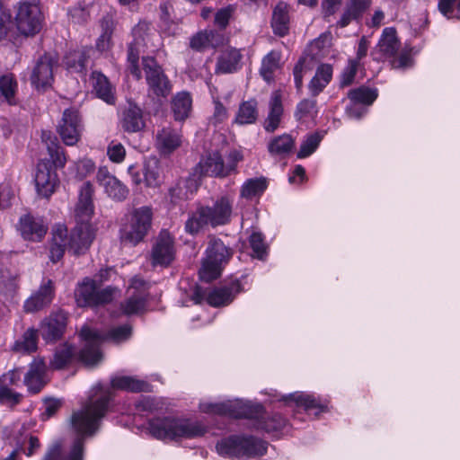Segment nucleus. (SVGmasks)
<instances>
[{"instance_id": "3c124183", "label": "nucleus", "mask_w": 460, "mask_h": 460, "mask_svg": "<svg viewBox=\"0 0 460 460\" xmlns=\"http://www.w3.org/2000/svg\"><path fill=\"white\" fill-rule=\"evenodd\" d=\"M87 58V50L78 49L67 54L64 62L68 69L82 73L86 67Z\"/></svg>"}, {"instance_id": "37998d69", "label": "nucleus", "mask_w": 460, "mask_h": 460, "mask_svg": "<svg viewBox=\"0 0 460 460\" xmlns=\"http://www.w3.org/2000/svg\"><path fill=\"white\" fill-rule=\"evenodd\" d=\"M38 348V330L29 328L20 339L16 340L13 349L20 353H32Z\"/></svg>"}, {"instance_id": "f03ea898", "label": "nucleus", "mask_w": 460, "mask_h": 460, "mask_svg": "<svg viewBox=\"0 0 460 460\" xmlns=\"http://www.w3.org/2000/svg\"><path fill=\"white\" fill-rule=\"evenodd\" d=\"M93 184L85 181L80 188L75 209L77 225L69 237L67 228L64 225L58 224L53 227L49 256L53 262L63 257L67 247L73 250L74 253L80 254L87 250L93 242L94 234L89 224L93 214Z\"/></svg>"}, {"instance_id": "f257e3e1", "label": "nucleus", "mask_w": 460, "mask_h": 460, "mask_svg": "<svg viewBox=\"0 0 460 460\" xmlns=\"http://www.w3.org/2000/svg\"><path fill=\"white\" fill-rule=\"evenodd\" d=\"M112 397L111 388L101 385L94 386L89 400L71 417L72 427L79 436L74 440L70 449L65 453L62 442L57 440L48 447L41 460H84V437L92 436L99 429L100 421L105 416Z\"/></svg>"}, {"instance_id": "864d4df0", "label": "nucleus", "mask_w": 460, "mask_h": 460, "mask_svg": "<svg viewBox=\"0 0 460 460\" xmlns=\"http://www.w3.org/2000/svg\"><path fill=\"white\" fill-rule=\"evenodd\" d=\"M75 354V349L73 346L65 343L60 345L54 354V358L51 361V366L54 368L60 369L68 364Z\"/></svg>"}, {"instance_id": "9d476101", "label": "nucleus", "mask_w": 460, "mask_h": 460, "mask_svg": "<svg viewBox=\"0 0 460 460\" xmlns=\"http://www.w3.org/2000/svg\"><path fill=\"white\" fill-rule=\"evenodd\" d=\"M149 289L150 284L148 282L137 276L134 277L128 288V296L120 304V314L130 316L144 313Z\"/></svg>"}, {"instance_id": "f8f14e48", "label": "nucleus", "mask_w": 460, "mask_h": 460, "mask_svg": "<svg viewBox=\"0 0 460 460\" xmlns=\"http://www.w3.org/2000/svg\"><path fill=\"white\" fill-rule=\"evenodd\" d=\"M199 410L205 413L227 415L233 418H252L253 413L251 404L239 399L220 402H203L199 403Z\"/></svg>"}, {"instance_id": "6e6d98bb", "label": "nucleus", "mask_w": 460, "mask_h": 460, "mask_svg": "<svg viewBox=\"0 0 460 460\" xmlns=\"http://www.w3.org/2000/svg\"><path fill=\"white\" fill-rule=\"evenodd\" d=\"M145 181L149 187H156L160 183V167L156 159H152L145 164Z\"/></svg>"}, {"instance_id": "4c0bfd02", "label": "nucleus", "mask_w": 460, "mask_h": 460, "mask_svg": "<svg viewBox=\"0 0 460 460\" xmlns=\"http://www.w3.org/2000/svg\"><path fill=\"white\" fill-rule=\"evenodd\" d=\"M258 117V102L256 99L252 98L240 103L234 122L238 125L253 124Z\"/></svg>"}, {"instance_id": "2f4dec72", "label": "nucleus", "mask_w": 460, "mask_h": 460, "mask_svg": "<svg viewBox=\"0 0 460 460\" xmlns=\"http://www.w3.org/2000/svg\"><path fill=\"white\" fill-rule=\"evenodd\" d=\"M201 175L224 176L225 166L221 155L217 152L208 155L202 158L197 166Z\"/></svg>"}, {"instance_id": "9b49d317", "label": "nucleus", "mask_w": 460, "mask_h": 460, "mask_svg": "<svg viewBox=\"0 0 460 460\" xmlns=\"http://www.w3.org/2000/svg\"><path fill=\"white\" fill-rule=\"evenodd\" d=\"M14 20L21 34L33 36L40 31L43 17L39 4L25 2L19 4Z\"/></svg>"}, {"instance_id": "bf43d9fd", "label": "nucleus", "mask_w": 460, "mask_h": 460, "mask_svg": "<svg viewBox=\"0 0 460 460\" xmlns=\"http://www.w3.org/2000/svg\"><path fill=\"white\" fill-rule=\"evenodd\" d=\"M439 11L448 19L460 18V0H440Z\"/></svg>"}, {"instance_id": "5701e85b", "label": "nucleus", "mask_w": 460, "mask_h": 460, "mask_svg": "<svg viewBox=\"0 0 460 460\" xmlns=\"http://www.w3.org/2000/svg\"><path fill=\"white\" fill-rule=\"evenodd\" d=\"M119 123L123 130L128 133L141 131L145 128L142 110L129 102L120 113Z\"/></svg>"}, {"instance_id": "a878e982", "label": "nucleus", "mask_w": 460, "mask_h": 460, "mask_svg": "<svg viewBox=\"0 0 460 460\" xmlns=\"http://www.w3.org/2000/svg\"><path fill=\"white\" fill-rule=\"evenodd\" d=\"M241 292V284L238 280L233 281L229 286L214 288L207 297L208 303L212 306H221L230 304L234 296Z\"/></svg>"}, {"instance_id": "4468645a", "label": "nucleus", "mask_w": 460, "mask_h": 460, "mask_svg": "<svg viewBox=\"0 0 460 460\" xmlns=\"http://www.w3.org/2000/svg\"><path fill=\"white\" fill-rule=\"evenodd\" d=\"M55 64V59L49 54H44L36 61L31 75V83L35 89L44 91L51 86Z\"/></svg>"}, {"instance_id": "2eb2a0df", "label": "nucleus", "mask_w": 460, "mask_h": 460, "mask_svg": "<svg viewBox=\"0 0 460 460\" xmlns=\"http://www.w3.org/2000/svg\"><path fill=\"white\" fill-rule=\"evenodd\" d=\"M34 181L40 196L48 199L55 192L58 186V178L49 161L41 160L39 162Z\"/></svg>"}, {"instance_id": "603ef678", "label": "nucleus", "mask_w": 460, "mask_h": 460, "mask_svg": "<svg viewBox=\"0 0 460 460\" xmlns=\"http://www.w3.org/2000/svg\"><path fill=\"white\" fill-rule=\"evenodd\" d=\"M314 66L313 58L308 55L302 56L293 69L294 81L297 91L303 87L304 75L310 71Z\"/></svg>"}, {"instance_id": "a18cd8bd", "label": "nucleus", "mask_w": 460, "mask_h": 460, "mask_svg": "<svg viewBox=\"0 0 460 460\" xmlns=\"http://www.w3.org/2000/svg\"><path fill=\"white\" fill-rule=\"evenodd\" d=\"M17 91L18 83L13 74H6L0 77V93L10 105L17 103Z\"/></svg>"}, {"instance_id": "f3484780", "label": "nucleus", "mask_w": 460, "mask_h": 460, "mask_svg": "<svg viewBox=\"0 0 460 460\" xmlns=\"http://www.w3.org/2000/svg\"><path fill=\"white\" fill-rule=\"evenodd\" d=\"M280 401L287 405L294 402L296 407L303 408L305 411H314L316 415L327 410L328 402L323 401L313 394L304 392H296L288 395H283Z\"/></svg>"}, {"instance_id": "423d86ee", "label": "nucleus", "mask_w": 460, "mask_h": 460, "mask_svg": "<svg viewBox=\"0 0 460 460\" xmlns=\"http://www.w3.org/2000/svg\"><path fill=\"white\" fill-rule=\"evenodd\" d=\"M152 219L153 211L150 207L136 208L120 229L121 242L133 246L142 242L151 228Z\"/></svg>"}, {"instance_id": "69168bd1", "label": "nucleus", "mask_w": 460, "mask_h": 460, "mask_svg": "<svg viewBox=\"0 0 460 460\" xmlns=\"http://www.w3.org/2000/svg\"><path fill=\"white\" fill-rule=\"evenodd\" d=\"M94 170V164L90 159L80 160L74 165V171L75 176L79 180H83L87 177L90 173H92Z\"/></svg>"}, {"instance_id": "0eeeda50", "label": "nucleus", "mask_w": 460, "mask_h": 460, "mask_svg": "<svg viewBox=\"0 0 460 460\" xmlns=\"http://www.w3.org/2000/svg\"><path fill=\"white\" fill-rule=\"evenodd\" d=\"M231 255V251L221 240H211L199 270L200 279L210 282L217 279L221 274L222 265L229 260Z\"/></svg>"}, {"instance_id": "338daca9", "label": "nucleus", "mask_w": 460, "mask_h": 460, "mask_svg": "<svg viewBox=\"0 0 460 460\" xmlns=\"http://www.w3.org/2000/svg\"><path fill=\"white\" fill-rule=\"evenodd\" d=\"M22 394L0 385V403L15 405L20 402Z\"/></svg>"}, {"instance_id": "5fc2aeb1", "label": "nucleus", "mask_w": 460, "mask_h": 460, "mask_svg": "<svg viewBox=\"0 0 460 460\" xmlns=\"http://www.w3.org/2000/svg\"><path fill=\"white\" fill-rule=\"evenodd\" d=\"M316 103L314 99H303L296 106V118L300 121L314 119L318 112Z\"/></svg>"}, {"instance_id": "09e8293b", "label": "nucleus", "mask_w": 460, "mask_h": 460, "mask_svg": "<svg viewBox=\"0 0 460 460\" xmlns=\"http://www.w3.org/2000/svg\"><path fill=\"white\" fill-rule=\"evenodd\" d=\"M217 38H218V34L212 30L200 31L191 38L190 47L196 50H202L209 47L215 48L217 44Z\"/></svg>"}, {"instance_id": "7c9ffc66", "label": "nucleus", "mask_w": 460, "mask_h": 460, "mask_svg": "<svg viewBox=\"0 0 460 460\" xmlns=\"http://www.w3.org/2000/svg\"><path fill=\"white\" fill-rule=\"evenodd\" d=\"M242 55L236 49H226L217 58L216 73L229 74L237 71Z\"/></svg>"}, {"instance_id": "c85d7f7f", "label": "nucleus", "mask_w": 460, "mask_h": 460, "mask_svg": "<svg viewBox=\"0 0 460 460\" xmlns=\"http://www.w3.org/2000/svg\"><path fill=\"white\" fill-rule=\"evenodd\" d=\"M181 144V136L170 127L164 128L156 135V146L161 153L169 155Z\"/></svg>"}, {"instance_id": "6e6552de", "label": "nucleus", "mask_w": 460, "mask_h": 460, "mask_svg": "<svg viewBox=\"0 0 460 460\" xmlns=\"http://www.w3.org/2000/svg\"><path fill=\"white\" fill-rule=\"evenodd\" d=\"M96 279H84L75 290V298L80 306H98L113 300L118 289L107 287L102 290Z\"/></svg>"}, {"instance_id": "ea45409f", "label": "nucleus", "mask_w": 460, "mask_h": 460, "mask_svg": "<svg viewBox=\"0 0 460 460\" xmlns=\"http://www.w3.org/2000/svg\"><path fill=\"white\" fill-rule=\"evenodd\" d=\"M192 100L189 93H178L172 100V111L175 120L186 119L191 111Z\"/></svg>"}, {"instance_id": "c03bdc74", "label": "nucleus", "mask_w": 460, "mask_h": 460, "mask_svg": "<svg viewBox=\"0 0 460 460\" xmlns=\"http://www.w3.org/2000/svg\"><path fill=\"white\" fill-rule=\"evenodd\" d=\"M267 189V181L264 178H251L246 180L241 187L240 196L252 200L259 198Z\"/></svg>"}, {"instance_id": "a19ab883", "label": "nucleus", "mask_w": 460, "mask_h": 460, "mask_svg": "<svg viewBox=\"0 0 460 460\" xmlns=\"http://www.w3.org/2000/svg\"><path fill=\"white\" fill-rule=\"evenodd\" d=\"M101 35L96 40V49L100 52H106L113 45L112 35L115 30V22L111 16L107 15L101 20Z\"/></svg>"}, {"instance_id": "f704fd0d", "label": "nucleus", "mask_w": 460, "mask_h": 460, "mask_svg": "<svg viewBox=\"0 0 460 460\" xmlns=\"http://www.w3.org/2000/svg\"><path fill=\"white\" fill-rule=\"evenodd\" d=\"M332 77V66L329 64L320 65L308 84L312 96L315 97L328 85Z\"/></svg>"}, {"instance_id": "49530a36", "label": "nucleus", "mask_w": 460, "mask_h": 460, "mask_svg": "<svg viewBox=\"0 0 460 460\" xmlns=\"http://www.w3.org/2000/svg\"><path fill=\"white\" fill-rule=\"evenodd\" d=\"M207 210L204 206L197 208L196 211L193 212L185 223V230L190 234H197L205 226L210 225V219L208 217Z\"/></svg>"}, {"instance_id": "774afa93", "label": "nucleus", "mask_w": 460, "mask_h": 460, "mask_svg": "<svg viewBox=\"0 0 460 460\" xmlns=\"http://www.w3.org/2000/svg\"><path fill=\"white\" fill-rule=\"evenodd\" d=\"M109 158L114 163H121L126 155V150L122 144L112 141L107 150Z\"/></svg>"}, {"instance_id": "7ed1b4c3", "label": "nucleus", "mask_w": 460, "mask_h": 460, "mask_svg": "<svg viewBox=\"0 0 460 460\" xmlns=\"http://www.w3.org/2000/svg\"><path fill=\"white\" fill-rule=\"evenodd\" d=\"M150 434L161 440L196 438L207 432V427L199 420L174 417L155 418L149 420Z\"/></svg>"}, {"instance_id": "473e14b6", "label": "nucleus", "mask_w": 460, "mask_h": 460, "mask_svg": "<svg viewBox=\"0 0 460 460\" xmlns=\"http://www.w3.org/2000/svg\"><path fill=\"white\" fill-rule=\"evenodd\" d=\"M271 27L275 34L283 37L289 31V11L288 5L284 3H279L273 10L271 18Z\"/></svg>"}, {"instance_id": "680f3d73", "label": "nucleus", "mask_w": 460, "mask_h": 460, "mask_svg": "<svg viewBox=\"0 0 460 460\" xmlns=\"http://www.w3.org/2000/svg\"><path fill=\"white\" fill-rule=\"evenodd\" d=\"M250 244L254 253V256H256L260 260H262L264 255L266 254V245L262 234L258 232H253L250 235Z\"/></svg>"}, {"instance_id": "72a5a7b5", "label": "nucleus", "mask_w": 460, "mask_h": 460, "mask_svg": "<svg viewBox=\"0 0 460 460\" xmlns=\"http://www.w3.org/2000/svg\"><path fill=\"white\" fill-rule=\"evenodd\" d=\"M295 146V139L289 134L271 137L267 145L268 152L272 156L286 157Z\"/></svg>"}, {"instance_id": "aec40b11", "label": "nucleus", "mask_w": 460, "mask_h": 460, "mask_svg": "<svg viewBox=\"0 0 460 460\" xmlns=\"http://www.w3.org/2000/svg\"><path fill=\"white\" fill-rule=\"evenodd\" d=\"M66 326V314L58 311L51 314L40 325L42 338L47 341H53L59 339Z\"/></svg>"}, {"instance_id": "58836bf2", "label": "nucleus", "mask_w": 460, "mask_h": 460, "mask_svg": "<svg viewBox=\"0 0 460 460\" xmlns=\"http://www.w3.org/2000/svg\"><path fill=\"white\" fill-rule=\"evenodd\" d=\"M197 190V183L192 179L179 180L168 190L169 200L172 205H177L181 201L188 199V193Z\"/></svg>"}, {"instance_id": "20e7f679", "label": "nucleus", "mask_w": 460, "mask_h": 460, "mask_svg": "<svg viewBox=\"0 0 460 460\" xmlns=\"http://www.w3.org/2000/svg\"><path fill=\"white\" fill-rule=\"evenodd\" d=\"M131 334L132 327L129 324L114 327L105 335L88 326H84L80 332V337L84 341V346L79 353L80 359L87 366H93L102 359L100 344L103 341L120 343L128 341Z\"/></svg>"}, {"instance_id": "cd10ccee", "label": "nucleus", "mask_w": 460, "mask_h": 460, "mask_svg": "<svg viewBox=\"0 0 460 460\" xmlns=\"http://www.w3.org/2000/svg\"><path fill=\"white\" fill-rule=\"evenodd\" d=\"M372 0H348L338 26L344 28L352 21L358 20L369 8Z\"/></svg>"}, {"instance_id": "393cba45", "label": "nucleus", "mask_w": 460, "mask_h": 460, "mask_svg": "<svg viewBox=\"0 0 460 460\" xmlns=\"http://www.w3.org/2000/svg\"><path fill=\"white\" fill-rule=\"evenodd\" d=\"M207 210L208 217L210 219L212 226L226 224L231 217L232 206L229 199L226 197L218 199L212 207L204 206Z\"/></svg>"}, {"instance_id": "0e129e2a", "label": "nucleus", "mask_w": 460, "mask_h": 460, "mask_svg": "<svg viewBox=\"0 0 460 460\" xmlns=\"http://www.w3.org/2000/svg\"><path fill=\"white\" fill-rule=\"evenodd\" d=\"M358 63L357 60H349L348 65L344 68L341 77V85L342 87L348 86L353 83L358 71Z\"/></svg>"}, {"instance_id": "39448f33", "label": "nucleus", "mask_w": 460, "mask_h": 460, "mask_svg": "<svg viewBox=\"0 0 460 460\" xmlns=\"http://www.w3.org/2000/svg\"><path fill=\"white\" fill-rule=\"evenodd\" d=\"M218 455L229 458L257 457L267 451V444L252 436H231L216 446Z\"/></svg>"}, {"instance_id": "dca6fc26", "label": "nucleus", "mask_w": 460, "mask_h": 460, "mask_svg": "<svg viewBox=\"0 0 460 460\" xmlns=\"http://www.w3.org/2000/svg\"><path fill=\"white\" fill-rule=\"evenodd\" d=\"M82 130V125L78 111L74 109H66L63 112L62 119L58 126V132L66 146L75 145Z\"/></svg>"}, {"instance_id": "a211bd4d", "label": "nucleus", "mask_w": 460, "mask_h": 460, "mask_svg": "<svg viewBox=\"0 0 460 460\" xmlns=\"http://www.w3.org/2000/svg\"><path fill=\"white\" fill-rule=\"evenodd\" d=\"M97 181L104 189L105 193L114 200H124L128 189L119 179L111 175L106 168H100L96 175Z\"/></svg>"}, {"instance_id": "de8ad7c7", "label": "nucleus", "mask_w": 460, "mask_h": 460, "mask_svg": "<svg viewBox=\"0 0 460 460\" xmlns=\"http://www.w3.org/2000/svg\"><path fill=\"white\" fill-rule=\"evenodd\" d=\"M348 97L354 104L371 105L377 98V91L361 86L349 92Z\"/></svg>"}, {"instance_id": "6ab92c4d", "label": "nucleus", "mask_w": 460, "mask_h": 460, "mask_svg": "<svg viewBox=\"0 0 460 460\" xmlns=\"http://www.w3.org/2000/svg\"><path fill=\"white\" fill-rule=\"evenodd\" d=\"M54 297L53 282L43 280L39 289L24 302L23 308L27 313H34L50 305Z\"/></svg>"}, {"instance_id": "c756f323", "label": "nucleus", "mask_w": 460, "mask_h": 460, "mask_svg": "<svg viewBox=\"0 0 460 460\" xmlns=\"http://www.w3.org/2000/svg\"><path fill=\"white\" fill-rule=\"evenodd\" d=\"M92 85L98 98L108 104L115 103V91L108 78L98 71H93L91 76Z\"/></svg>"}, {"instance_id": "412c9836", "label": "nucleus", "mask_w": 460, "mask_h": 460, "mask_svg": "<svg viewBox=\"0 0 460 460\" xmlns=\"http://www.w3.org/2000/svg\"><path fill=\"white\" fill-rule=\"evenodd\" d=\"M20 231L25 240L40 242L45 236L48 226L41 217L24 215L19 221Z\"/></svg>"}, {"instance_id": "b1692460", "label": "nucleus", "mask_w": 460, "mask_h": 460, "mask_svg": "<svg viewBox=\"0 0 460 460\" xmlns=\"http://www.w3.org/2000/svg\"><path fill=\"white\" fill-rule=\"evenodd\" d=\"M46 372V364L42 358H35L31 364L30 368L24 376L23 384L31 393H39L44 386Z\"/></svg>"}, {"instance_id": "e2e57ef3", "label": "nucleus", "mask_w": 460, "mask_h": 460, "mask_svg": "<svg viewBox=\"0 0 460 460\" xmlns=\"http://www.w3.org/2000/svg\"><path fill=\"white\" fill-rule=\"evenodd\" d=\"M22 369L10 370L6 374L0 376V385L6 387L9 386H20L23 384L22 381Z\"/></svg>"}, {"instance_id": "79ce46f5", "label": "nucleus", "mask_w": 460, "mask_h": 460, "mask_svg": "<svg viewBox=\"0 0 460 460\" xmlns=\"http://www.w3.org/2000/svg\"><path fill=\"white\" fill-rule=\"evenodd\" d=\"M112 388L129 392H149V384L131 376H114L111 378Z\"/></svg>"}, {"instance_id": "ddd939ff", "label": "nucleus", "mask_w": 460, "mask_h": 460, "mask_svg": "<svg viewBox=\"0 0 460 460\" xmlns=\"http://www.w3.org/2000/svg\"><path fill=\"white\" fill-rule=\"evenodd\" d=\"M173 238L169 232L161 231L152 248L151 263L154 267H167L174 260Z\"/></svg>"}, {"instance_id": "4d7b16f0", "label": "nucleus", "mask_w": 460, "mask_h": 460, "mask_svg": "<svg viewBox=\"0 0 460 460\" xmlns=\"http://www.w3.org/2000/svg\"><path fill=\"white\" fill-rule=\"evenodd\" d=\"M322 140V136L314 133L306 136L300 146L297 157L302 159L311 155L318 147Z\"/></svg>"}, {"instance_id": "13d9d810", "label": "nucleus", "mask_w": 460, "mask_h": 460, "mask_svg": "<svg viewBox=\"0 0 460 460\" xmlns=\"http://www.w3.org/2000/svg\"><path fill=\"white\" fill-rule=\"evenodd\" d=\"M141 47L130 43L128 49V69L137 79L141 77V72L138 66L139 52Z\"/></svg>"}, {"instance_id": "8fccbe9b", "label": "nucleus", "mask_w": 460, "mask_h": 460, "mask_svg": "<svg viewBox=\"0 0 460 460\" xmlns=\"http://www.w3.org/2000/svg\"><path fill=\"white\" fill-rule=\"evenodd\" d=\"M279 58L278 52L271 51L262 59L260 74L266 82L270 83L273 79L274 72L279 67Z\"/></svg>"}, {"instance_id": "e433bc0d", "label": "nucleus", "mask_w": 460, "mask_h": 460, "mask_svg": "<svg viewBox=\"0 0 460 460\" xmlns=\"http://www.w3.org/2000/svg\"><path fill=\"white\" fill-rule=\"evenodd\" d=\"M256 429L267 433H277L283 430L288 424L287 420L279 413L267 414L253 420Z\"/></svg>"}, {"instance_id": "4be33fe9", "label": "nucleus", "mask_w": 460, "mask_h": 460, "mask_svg": "<svg viewBox=\"0 0 460 460\" xmlns=\"http://www.w3.org/2000/svg\"><path fill=\"white\" fill-rule=\"evenodd\" d=\"M400 43L396 37V31L394 28H385L377 46L372 52L373 58L382 60L384 58H394L398 52Z\"/></svg>"}, {"instance_id": "bb28decb", "label": "nucleus", "mask_w": 460, "mask_h": 460, "mask_svg": "<svg viewBox=\"0 0 460 460\" xmlns=\"http://www.w3.org/2000/svg\"><path fill=\"white\" fill-rule=\"evenodd\" d=\"M269 108V114L263 122V128L267 132L273 133L279 128L283 115L281 96L279 92L272 93Z\"/></svg>"}, {"instance_id": "c9c22d12", "label": "nucleus", "mask_w": 460, "mask_h": 460, "mask_svg": "<svg viewBox=\"0 0 460 460\" xmlns=\"http://www.w3.org/2000/svg\"><path fill=\"white\" fill-rule=\"evenodd\" d=\"M131 33L133 37V41L131 43L137 47L146 49L149 47H155L151 41L153 37L156 36V34L155 29L149 22L140 21L133 27Z\"/></svg>"}, {"instance_id": "1a4fd4ad", "label": "nucleus", "mask_w": 460, "mask_h": 460, "mask_svg": "<svg viewBox=\"0 0 460 460\" xmlns=\"http://www.w3.org/2000/svg\"><path fill=\"white\" fill-rule=\"evenodd\" d=\"M143 67L148 86V95L158 102L165 99L172 92V84L162 67L151 57L143 58Z\"/></svg>"}, {"instance_id": "052dcab7", "label": "nucleus", "mask_w": 460, "mask_h": 460, "mask_svg": "<svg viewBox=\"0 0 460 460\" xmlns=\"http://www.w3.org/2000/svg\"><path fill=\"white\" fill-rule=\"evenodd\" d=\"M332 40V34L329 32H325L321 34L317 39L310 44L311 49V56L313 59L315 57H318L321 54V51L330 46Z\"/></svg>"}]
</instances>
